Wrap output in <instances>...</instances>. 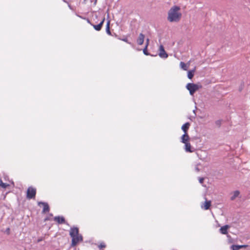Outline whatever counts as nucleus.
Masks as SVG:
<instances>
[{
  "instance_id": "f704fd0d",
  "label": "nucleus",
  "mask_w": 250,
  "mask_h": 250,
  "mask_svg": "<svg viewBox=\"0 0 250 250\" xmlns=\"http://www.w3.org/2000/svg\"><path fill=\"white\" fill-rule=\"evenodd\" d=\"M193 112L195 114V115H196V109H194L193 110Z\"/></svg>"
},
{
  "instance_id": "b1692460",
  "label": "nucleus",
  "mask_w": 250,
  "mask_h": 250,
  "mask_svg": "<svg viewBox=\"0 0 250 250\" xmlns=\"http://www.w3.org/2000/svg\"><path fill=\"white\" fill-rule=\"evenodd\" d=\"M79 17L83 20H86L87 22L89 23L90 25H91V23H92V19H89L88 18H87L86 17Z\"/></svg>"
},
{
  "instance_id": "9d476101",
  "label": "nucleus",
  "mask_w": 250,
  "mask_h": 250,
  "mask_svg": "<svg viewBox=\"0 0 250 250\" xmlns=\"http://www.w3.org/2000/svg\"><path fill=\"white\" fill-rule=\"evenodd\" d=\"M107 19L108 20L106 24V27H105V32L106 33L110 36H113L111 34V32L110 31V21L111 20V19L110 18V17H106Z\"/></svg>"
},
{
  "instance_id": "7c9ffc66",
  "label": "nucleus",
  "mask_w": 250,
  "mask_h": 250,
  "mask_svg": "<svg viewBox=\"0 0 250 250\" xmlns=\"http://www.w3.org/2000/svg\"><path fill=\"white\" fill-rule=\"evenodd\" d=\"M6 232L9 234V232H10V229L9 228H7L6 230Z\"/></svg>"
},
{
  "instance_id": "f8f14e48",
  "label": "nucleus",
  "mask_w": 250,
  "mask_h": 250,
  "mask_svg": "<svg viewBox=\"0 0 250 250\" xmlns=\"http://www.w3.org/2000/svg\"><path fill=\"white\" fill-rule=\"evenodd\" d=\"M189 139L190 138L188 133H184L181 137V142L182 143H185L189 141Z\"/></svg>"
},
{
  "instance_id": "bb28decb",
  "label": "nucleus",
  "mask_w": 250,
  "mask_h": 250,
  "mask_svg": "<svg viewBox=\"0 0 250 250\" xmlns=\"http://www.w3.org/2000/svg\"><path fill=\"white\" fill-rule=\"evenodd\" d=\"M105 247H106V245H105V244H104V243H101V244L99 245V248L100 249L104 248H105Z\"/></svg>"
},
{
  "instance_id": "aec40b11",
  "label": "nucleus",
  "mask_w": 250,
  "mask_h": 250,
  "mask_svg": "<svg viewBox=\"0 0 250 250\" xmlns=\"http://www.w3.org/2000/svg\"><path fill=\"white\" fill-rule=\"evenodd\" d=\"M240 194V191L239 190H235L233 192V195L231 196L230 200L231 201L234 200L236 197H237Z\"/></svg>"
},
{
  "instance_id": "cd10ccee",
  "label": "nucleus",
  "mask_w": 250,
  "mask_h": 250,
  "mask_svg": "<svg viewBox=\"0 0 250 250\" xmlns=\"http://www.w3.org/2000/svg\"><path fill=\"white\" fill-rule=\"evenodd\" d=\"M198 180H199V182L200 184H203L204 181L205 179L204 177H199Z\"/></svg>"
},
{
  "instance_id": "1a4fd4ad",
  "label": "nucleus",
  "mask_w": 250,
  "mask_h": 250,
  "mask_svg": "<svg viewBox=\"0 0 250 250\" xmlns=\"http://www.w3.org/2000/svg\"><path fill=\"white\" fill-rule=\"evenodd\" d=\"M54 220L59 224H67L64 217L62 216H56L54 218Z\"/></svg>"
},
{
  "instance_id": "393cba45",
  "label": "nucleus",
  "mask_w": 250,
  "mask_h": 250,
  "mask_svg": "<svg viewBox=\"0 0 250 250\" xmlns=\"http://www.w3.org/2000/svg\"><path fill=\"white\" fill-rule=\"evenodd\" d=\"M222 120H218L215 121V125L218 127H220L221 125Z\"/></svg>"
},
{
  "instance_id": "412c9836",
  "label": "nucleus",
  "mask_w": 250,
  "mask_h": 250,
  "mask_svg": "<svg viewBox=\"0 0 250 250\" xmlns=\"http://www.w3.org/2000/svg\"><path fill=\"white\" fill-rule=\"evenodd\" d=\"M180 66L181 68L184 70H187L188 66L187 64L183 62H181L180 63Z\"/></svg>"
},
{
  "instance_id": "5701e85b",
  "label": "nucleus",
  "mask_w": 250,
  "mask_h": 250,
  "mask_svg": "<svg viewBox=\"0 0 250 250\" xmlns=\"http://www.w3.org/2000/svg\"><path fill=\"white\" fill-rule=\"evenodd\" d=\"M231 249L232 250H239L240 249V247L239 246V245L233 244L231 246Z\"/></svg>"
},
{
  "instance_id": "72a5a7b5",
  "label": "nucleus",
  "mask_w": 250,
  "mask_h": 250,
  "mask_svg": "<svg viewBox=\"0 0 250 250\" xmlns=\"http://www.w3.org/2000/svg\"><path fill=\"white\" fill-rule=\"evenodd\" d=\"M150 55L151 56L155 57V56H157V54H156V55H154V54L151 55V54H150Z\"/></svg>"
},
{
  "instance_id": "39448f33",
  "label": "nucleus",
  "mask_w": 250,
  "mask_h": 250,
  "mask_svg": "<svg viewBox=\"0 0 250 250\" xmlns=\"http://www.w3.org/2000/svg\"><path fill=\"white\" fill-rule=\"evenodd\" d=\"M71 238L72 240L71 245L72 247L76 246L79 243L83 241V236L80 234H78Z\"/></svg>"
},
{
  "instance_id": "0eeeda50",
  "label": "nucleus",
  "mask_w": 250,
  "mask_h": 250,
  "mask_svg": "<svg viewBox=\"0 0 250 250\" xmlns=\"http://www.w3.org/2000/svg\"><path fill=\"white\" fill-rule=\"evenodd\" d=\"M38 205L40 206V205H42L43 206V209L42 210V213H45L47 212H48L50 210V207L49 206V205L47 203L40 201L38 203Z\"/></svg>"
},
{
  "instance_id": "6e6552de",
  "label": "nucleus",
  "mask_w": 250,
  "mask_h": 250,
  "mask_svg": "<svg viewBox=\"0 0 250 250\" xmlns=\"http://www.w3.org/2000/svg\"><path fill=\"white\" fill-rule=\"evenodd\" d=\"M79 228L77 227H73L71 228L70 231H69V235L71 237V238L74 237L75 235L79 234Z\"/></svg>"
},
{
  "instance_id": "7ed1b4c3",
  "label": "nucleus",
  "mask_w": 250,
  "mask_h": 250,
  "mask_svg": "<svg viewBox=\"0 0 250 250\" xmlns=\"http://www.w3.org/2000/svg\"><path fill=\"white\" fill-rule=\"evenodd\" d=\"M36 195V189L32 187H29L27 189L26 197L27 199H35Z\"/></svg>"
},
{
  "instance_id": "473e14b6",
  "label": "nucleus",
  "mask_w": 250,
  "mask_h": 250,
  "mask_svg": "<svg viewBox=\"0 0 250 250\" xmlns=\"http://www.w3.org/2000/svg\"><path fill=\"white\" fill-rule=\"evenodd\" d=\"M195 170L197 171H199V168L198 167H196L195 168Z\"/></svg>"
},
{
  "instance_id": "c756f323",
  "label": "nucleus",
  "mask_w": 250,
  "mask_h": 250,
  "mask_svg": "<svg viewBox=\"0 0 250 250\" xmlns=\"http://www.w3.org/2000/svg\"><path fill=\"white\" fill-rule=\"evenodd\" d=\"M50 220V218L46 216L44 219V221L45 222V221H47L48 220Z\"/></svg>"
},
{
  "instance_id": "a878e982",
  "label": "nucleus",
  "mask_w": 250,
  "mask_h": 250,
  "mask_svg": "<svg viewBox=\"0 0 250 250\" xmlns=\"http://www.w3.org/2000/svg\"><path fill=\"white\" fill-rule=\"evenodd\" d=\"M120 40L126 42L128 44H131V42L128 41V39L126 37H125V38H124L122 39H120Z\"/></svg>"
},
{
  "instance_id": "2eb2a0df",
  "label": "nucleus",
  "mask_w": 250,
  "mask_h": 250,
  "mask_svg": "<svg viewBox=\"0 0 250 250\" xmlns=\"http://www.w3.org/2000/svg\"><path fill=\"white\" fill-rule=\"evenodd\" d=\"M190 123L189 122H186L182 126L181 129L184 132V133H188V131L190 126Z\"/></svg>"
},
{
  "instance_id": "4468645a",
  "label": "nucleus",
  "mask_w": 250,
  "mask_h": 250,
  "mask_svg": "<svg viewBox=\"0 0 250 250\" xmlns=\"http://www.w3.org/2000/svg\"><path fill=\"white\" fill-rule=\"evenodd\" d=\"M145 35L143 33H140L137 40V43L139 45H142L143 44L144 42Z\"/></svg>"
},
{
  "instance_id": "20e7f679",
  "label": "nucleus",
  "mask_w": 250,
  "mask_h": 250,
  "mask_svg": "<svg viewBox=\"0 0 250 250\" xmlns=\"http://www.w3.org/2000/svg\"><path fill=\"white\" fill-rule=\"evenodd\" d=\"M180 7L178 6H174L168 11V16H181Z\"/></svg>"
},
{
  "instance_id": "c85d7f7f",
  "label": "nucleus",
  "mask_w": 250,
  "mask_h": 250,
  "mask_svg": "<svg viewBox=\"0 0 250 250\" xmlns=\"http://www.w3.org/2000/svg\"><path fill=\"white\" fill-rule=\"evenodd\" d=\"M239 246L240 247V249L241 248H246L248 246V245H239Z\"/></svg>"
},
{
  "instance_id": "ddd939ff",
  "label": "nucleus",
  "mask_w": 250,
  "mask_h": 250,
  "mask_svg": "<svg viewBox=\"0 0 250 250\" xmlns=\"http://www.w3.org/2000/svg\"><path fill=\"white\" fill-rule=\"evenodd\" d=\"M229 228V226L228 225H226L223 226L220 228L219 230L220 232L223 234H227L228 232V229Z\"/></svg>"
},
{
  "instance_id": "9b49d317",
  "label": "nucleus",
  "mask_w": 250,
  "mask_h": 250,
  "mask_svg": "<svg viewBox=\"0 0 250 250\" xmlns=\"http://www.w3.org/2000/svg\"><path fill=\"white\" fill-rule=\"evenodd\" d=\"M185 150L187 152H192L194 151V149H192L191 146L189 141L185 143Z\"/></svg>"
},
{
  "instance_id": "dca6fc26",
  "label": "nucleus",
  "mask_w": 250,
  "mask_h": 250,
  "mask_svg": "<svg viewBox=\"0 0 250 250\" xmlns=\"http://www.w3.org/2000/svg\"><path fill=\"white\" fill-rule=\"evenodd\" d=\"M181 17H167V20L171 22H178Z\"/></svg>"
},
{
  "instance_id": "f03ea898",
  "label": "nucleus",
  "mask_w": 250,
  "mask_h": 250,
  "mask_svg": "<svg viewBox=\"0 0 250 250\" xmlns=\"http://www.w3.org/2000/svg\"><path fill=\"white\" fill-rule=\"evenodd\" d=\"M186 87L189 91L190 95H193L196 91L202 87V86L196 83H187Z\"/></svg>"
},
{
  "instance_id": "423d86ee",
  "label": "nucleus",
  "mask_w": 250,
  "mask_h": 250,
  "mask_svg": "<svg viewBox=\"0 0 250 250\" xmlns=\"http://www.w3.org/2000/svg\"><path fill=\"white\" fill-rule=\"evenodd\" d=\"M159 56L160 58L163 59H166L168 56V54L165 51L164 47L163 45H160L159 46Z\"/></svg>"
},
{
  "instance_id": "6ab92c4d",
  "label": "nucleus",
  "mask_w": 250,
  "mask_h": 250,
  "mask_svg": "<svg viewBox=\"0 0 250 250\" xmlns=\"http://www.w3.org/2000/svg\"><path fill=\"white\" fill-rule=\"evenodd\" d=\"M195 69L189 70L188 72V78L189 79H191L194 75Z\"/></svg>"
},
{
  "instance_id": "f257e3e1",
  "label": "nucleus",
  "mask_w": 250,
  "mask_h": 250,
  "mask_svg": "<svg viewBox=\"0 0 250 250\" xmlns=\"http://www.w3.org/2000/svg\"><path fill=\"white\" fill-rule=\"evenodd\" d=\"M92 22L91 25L93 27L94 29L99 31L101 30L102 27L105 21V17H92Z\"/></svg>"
},
{
  "instance_id": "a211bd4d",
  "label": "nucleus",
  "mask_w": 250,
  "mask_h": 250,
  "mask_svg": "<svg viewBox=\"0 0 250 250\" xmlns=\"http://www.w3.org/2000/svg\"><path fill=\"white\" fill-rule=\"evenodd\" d=\"M211 203L210 201H208L206 200L204 202V207L202 206V208H203L205 210H208L209 208L211 206Z\"/></svg>"
},
{
  "instance_id": "2f4dec72",
  "label": "nucleus",
  "mask_w": 250,
  "mask_h": 250,
  "mask_svg": "<svg viewBox=\"0 0 250 250\" xmlns=\"http://www.w3.org/2000/svg\"><path fill=\"white\" fill-rule=\"evenodd\" d=\"M42 238H39V239H38V240H37V242H40L42 241Z\"/></svg>"
},
{
  "instance_id": "c9c22d12",
  "label": "nucleus",
  "mask_w": 250,
  "mask_h": 250,
  "mask_svg": "<svg viewBox=\"0 0 250 250\" xmlns=\"http://www.w3.org/2000/svg\"><path fill=\"white\" fill-rule=\"evenodd\" d=\"M49 215H50V216H53V214H52V213H49Z\"/></svg>"
},
{
  "instance_id": "4be33fe9",
  "label": "nucleus",
  "mask_w": 250,
  "mask_h": 250,
  "mask_svg": "<svg viewBox=\"0 0 250 250\" xmlns=\"http://www.w3.org/2000/svg\"><path fill=\"white\" fill-rule=\"evenodd\" d=\"M0 186L3 188H6L9 186V184L2 182L1 179H0Z\"/></svg>"
},
{
  "instance_id": "f3484780",
  "label": "nucleus",
  "mask_w": 250,
  "mask_h": 250,
  "mask_svg": "<svg viewBox=\"0 0 250 250\" xmlns=\"http://www.w3.org/2000/svg\"><path fill=\"white\" fill-rule=\"evenodd\" d=\"M148 43H149V39H147L146 44L144 48L143 49V53L146 56H148V55H150V54L147 51V46H148Z\"/></svg>"
}]
</instances>
